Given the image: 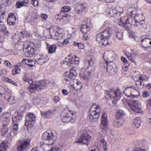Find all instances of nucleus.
Returning <instances> with one entry per match:
<instances>
[{
	"instance_id": "nucleus-1",
	"label": "nucleus",
	"mask_w": 151,
	"mask_h": 151,
	"mask_svg": "<svg viewBox=\"0 0 151 151\" xmlns=\"http://www.w3.org/2000/svg\"><path fill=\"white\" fill-rule=\"evenodd\" d=\"M112 33V28L109 27H107L101 33L97 35L96 40L101 44L100 45L104 47L109 44L108 40L110 38Z\"/></svg>"
},
{
	"instance_id": "nucleus-2",
	"label": "nucleus",
	"mask_w": 151,
	"mask_h": 151,
	"mask_svg": "<svg viewBox=\"0 0 151 151\" xmlns=\"http://www.w3.org/2000/svg\"><path fill=\"white\" fill-rule=\"evenodd\" d=\"M102 111L100 106L95 104H93L90 109L89 119L92 122H96L98 120L100 113Z\"/></svg>"
},
{
	"instance_id": "nucleus-3",
	"label": "nucleus",
	"mask_w": 151,
	"mask_h": 151,
	"mask_svg": "<svg viewBox=\"0 0 151 151\" xmlns=\"http://www.w3.org/2000/svg\"><path fill=\"white\" fill-rule=\"evenodd\" d=\"M23 44V50L25 52L24 54L26 57H32L35 54L36 48L34 43L26 41Z\"/></svg>"
},
{
	"instance_id": "nucleus-4",
	"label": "nucleus",
	"mask_w": 151,
	"mask_h": 151,
	"mask_svg": "<svg viewBox=\"0 0 151 151\" xmlns=\"http://www.w3.org/2000/svg\"><path fill=\"white\" fill-rule=\"evenodd\" d=\"M47 86V84L44 81L32 82L28 88V90L31 93H35L36 91H39L45 88Z\"/></svg>"
},
{
	"instance_id": "nucleus-5",
	"label": "nucleus",
	"mask_w": 151,
	"mask_h": 151,
	"mask_svg": "<svg viewBox=\"0 0 151 151\" xmlns=\"http://www.w3.org/2000/svg\"><path fill=\"white\" fill-rule=\"evenodd\" d=\"M93 63L92 59H88L87 62V64L91 66L86 68L84 71L80 74V77L86 81L88 80L91 73L93 69V68L91 66L93 65Z\"/></svg>"
},
{
	"instance_id": "nucleus-6",
	"label": "nucleus",
	"mask_w": 151,
	"mask_h": 151,
	"mask_svg": "<svg viewBox=\"0 0 151 151\" xmlns=\"http://www.w3.org/2000/svg\"><path fill=\"white\" fill-rule=\"evenodd\" d=\"M42 138L43 142L47 145H51L55 140V137L51 132L46 131L43 133Z\"/></svg>"
},
{
	"instance_id": "nucleus-7",
	"label": "nucleus",
	"mask_w": 151,
	"mask_h": 151,
	"mask_svg": "<svg viewBox=\"0 0 151 151\" xmlns=\"http://www.w3.org/2000/svg\"><path fill=\"white\" fill-rule=\"evenodd\" d=\"M77 76L76 71L74 69H70L69 72H66L63 74V81L64 83L67 84H70L72 79Z\"/></svg>"
},
{
	"instance_id": "nucleus-8",
	"label": "nucleus",
	"mask_w": 151,
	"mask_h": 151,
	"mask_svg": "<svg viewBox=\"0 0 151 151\" xmlns=\"http://www.w3.org/2000/svg\"><path fill=\"white\" fill-rule=\"evenodd\" d=\"M124 93L126 96L131 98H134L139 94V91L134 86L126 88L124 90Z\"/></svg>"
},
{
	"instance_id": "nucleus-9",
	"label": "nucleus",
	"mask_w": 151,
	"mask_h": 151,
	"mask_svg": "<svg viewBox=\"0 0 151 151\" xmlns=\"http://www.w3.org/2000/svg\"><path fill=\"white\" fill-rule=\"evenodd\" d=\"M107 93L110 98L114 99L113 103L115 104L118 100L120 99L121 92L119 89H112L111 90Z\"/></svg>"
},
{
	"instance_id": "nucleus-10",
	"label": "nucleus",
	"mask_w": 151,
	"mask_h": 151,
	"mask_svg": "<svg viewBox=\"0 0 151 151\" xmlns=\"http://www.w3.org/2000/svg\"><path fill=\"white\" fill-rule=\"evenodd\" d=\"M132 8H129L128 9L127 11L128 12H130V14L131 17H133V15L135 14L134 17V20L139 21L141 24H143L145 23V17L143 14H136L135 11L132 10Z\"/></svg>"
},
{
	"instance_id": "nucleus-11",
	"label": "nucleus",
	"mask_w": 151,
	"mask_h": 151,
	"mask_svg": "<svg viewBox=\"0 0 151 151\" xmlns=\"http://www.w3.org/2000/svg\"><path fill=\"white\" fill-rule=\"evenodd\" d=\"M91 138V137L88 135L87 132L85 131L82 133L80 137L78 140L76 141V142L87 145Z\"/></svg>"
},
{
	"instance_id": "nucleus-12",
	"label": "nucleus",
	"mask_w": 151,
	"mask_h": 151,
	"mask_svg": "<svg viewBox=\"0 0 151 151\" xmlns=\"http://www.w3.org/2000/svg\"><path fill=\"white\" fill-rule=\"evenodd\" d=\"M35 115L31 113L27 114L26 118L25 125L27 128H31L35 122Z\"/></svg>"
},
{
	"instance_id": "nucleus-13",
	"label": "nucleus",
	"mask_w": 151,
	"mask_h": 151,
	"mask_svg": "<svg viewBox=\"0 0 151 151\" xmlns=\"http://www.w3.org/2000/svg\"><path fill=\"white\" fill-rule=\"evenodd\" d=\"M80 60L79 58L76 56H75L74 58L70 56H68L66 57L64 60L63 63L68 66L73 64H77L79 63Z\"/></svg>"
},
{
	"instance_id": "nucleus-14",
	"label": "nucleus",
	"mask_w": 151,
	"mask_h": 151,
	"mask_svg": "<svg viewBox=\"0 0 151 151\" xmlns=\"http://www.w3.org/2000/svg\"><path fill=\"white\" fill-rule=\"evenodd\" d=\"M102 112L101 113L102 114L101 118V123L100 125V128L105 130H106L108 127V121L107 119V115L105 113H103L102 109Z\"/></svg>"
},
{
	"instance_id": "nucleus-15",
	"label": "nucleus",
	"mask_w": 151,
	"mask_h": 151,
	"mask_svg": "<svg viewBox=\"0 0 151 151\" xmlns=\"http://www.w3.org/2000/svg\"><path fill=\"white\" fill-rule=\"evenodd\" d=\"M30 142V140L29 139L19 141L17 145L18 150L20 151L25 150Z\"/></svg>"
},
{
	"instance_id": "nucleus-16",
	"label": "nucleus",
	"mask_w": 151,
	"mask_h": 151,
	"mask_svg": "<svg viewBox=\"0 0 151 151\" xmlns=\"http://www.w3.org/2000/svg\"><path fill=\"white\" fill-rule=\"evenodd\" d=\"M130 107L131 109L134 112L137 113H141L142 111V108H140L138 101H132L130 102Z\"/></svg>"
},
{
	"instance_id": "nucleus-17",
	"label": "nucleus",
	"mask_w": 151,
	"mask_h": 151,
	"mask_svg": "<svg viewBox=\"0 0 151 151\" xmlns=\"http://www.w3.org/2000/svg\"><path fill=\"white\" fill-rule=\"evenodd\" d=\"M73 114H71L70 112H63L61 115V118L63 122H67L70 121L72 122Z\"/></svg>"
},
{
	"instance_id": "nucleus-18",
	"label": "nucleus",
	"mask_w": 151,
	"mask_h": 151,
	"mask_svg": "<svg viewBox=\"0 0 151 151\" xmlns=\"http://www.w3.org/2000/svg\"><path fill=\"white\" fill-rule=\"evenodd\" d=\"M104 58H105L108 60H111L110 63L111 61L116 58V55L114 52L112 50H108L106 51L103 55Z\"/></svg>"
},
{
	"instance_id": "nucleus-19",
	"label": "nucleus",
	"mask_w": 151,
	"mask_h": 151,
	"mask_svg": "<svg viewBox=\"0 0 151 151\" xmlns=\"http://www.w3.org/2000/svg\"><path fill=\"white\" fill-rule=\"evenodd\" d=\"M87 7V4L86 3H84L78 5L75 7L74 10L75 14H81L86 10Z\"/></svg>"
},
{
	"instance_id": "nucleus-20",
	"label": "nucleus",
	"mask_w": 151,
	"mask_h": 151,
	"mask_svg": "<svg viewBox=\"0 0 151 151\" xmlns=\"http://www.w3.org/2000/svg\"><path fill=\"white\" fill-rule=\"evenodd\" d=\"M91 22L90 21L86 24H82L80 27V30L83 33L86 34L88 33L91 29Z\"/></svg>"
},
{
	"instance_id": "nucleus-21",
	"label": "nucleus",
	"mask_w": 151,
	"mask_h": 151,
	"mask_svg": "<svg viewBox=\"0 0 151 151\" xmlns=\"http://www.w3.org/2000/svg\"><path fill=\"white\" fill-rule=\"evenodd\" d=\"M56 27H52L50 28L48 30V33H49V35H47V33H44V36L47 38L52 39L54 38L55 36V31H56Z\"/></svg>"
},
{
	"instance_id": "nucleus-22",
	"label": "nucleus",
	"mask_w": 151,
	"mask_h": 151,
	"mask_svg": "<svg viewBox=\"0 0 151 151\" xmlns=\"http://www.w3.org/2000/svg\"><path fill=\"white\" fill-rule=\"evenodd\" d=\"M22 114L21 113L15 112L13 115L12 117L13 123H18L22 119Z\"/></svg>"
},
{
	"instance_id": "nucleus-23",
	"label": "nucleus",
	"mask_w": 151,
	"mask_h": 151,
	"mask_svg": "<svg viewBox=\"0 0 151 151\" xmlns=\"http://www.w3.org/2000/svg\"><path fill=\"white\" fill-rule=\"evenodd\" d=\"M48 60V57L44 54H40L38 57L37 63L41 65L44 63Z\"/></svg>"
},
{
	"instance_id": "nucleus-24",
	"label": "nucleus",
	"mask_w": 151,
	"mask_h": 151,
	"mask_svg": "<svg viewBox=\"0 0 151 151\" xmlns=\"http://www.w3.org/2000/svg\"><path fill=\"white\" fill-rule=\"evenodd\" d=\"M8 23L9 25H15L16 18L13 13H10L9 14L7 19Z\"/></svg>"
},
{
	"instance_id": "nucleus-25",
	"label": "nucleus",
	"mask_w": 151,
	"mask_h": 151,
	"mask_svg": "<svg viewBox=\"0 0 151 151\" xmlns=\"http://www.w3.org/2000/svg\"><path fill=\"white\" fill-rule=\"evenodd\" d=\"M131 19H132L129 18L127 16L122 17L120 18V22L119 24V25L122 26V27H124L126 24L130 23V21Z\"/></svg>"
},
{
	"instance_id": "nucleus-26",
	"label": "nucleus",
	"mask_w": 151,
	"mask_h": 151,
	"mask_svg": "<svg viewBox=\"0 0 151 151\" xmlns=\"http://www.w3.org/2000/svg\"><path fill=\"white\" fill-rule=\"evenodd\" d=\"M29 35L27 31L22 30L19 34V36L20 37L19 40L23 41L29 37Z\"/></svg>"
},
{
	"instance_id": "nucleus-27",
	"label": "nucleus",
	"mask_w": 151,
	"mask_h": 151,
	"mask_svg": "<svg viewBox=\"0 0 151 151\" xmlns=\"http://www.w3.org/2000/svg\"><path fill=\"white\" fill-rule=\"evenodd\" d=\"M54 113V111L52 109L49 110L45 112H41L42 115L47 118H50L52 114Z\"/></svg>"
},
{
	"instance_id": "nucleus-28",
	"label": "nucleus",
	"mask_w": 151,
	"mask_h": 151,
	"mask_svg": "<svg viewBox=\"0 0 151 151\" xmlns=\"http://www.w3.org/2000/svg\"><path fill=\"white\" fill-rule=\"evenodd\" d=\"M124 123V120L122 118H117L113 122V124L114 127H118L121 126Z\"/></svg>"
},
{
	"instance_id": "nucleus-29",
	"label": "nucleus",
	"mask_w": 151,
	"mask_h": 151,
	"mask_svg": "<svg viewBox=\"0 0 151 151\" xmlns=\"http://www.w3.org/2000/svg\"><path fill=\"white\" fill-rule=\"evenodd\" d=\"M9 144L7 141H3L0 145V151H5Z\"/></svg>"
},
{
	"instance_id": "nucleus-30",
	"label": "nucleus",
	"mask_w": 151,
	"mask_h": 151,
	"mask_svg": "<svg viewBox=\"0 0 151 151\" xmlns=\"http://www.w3.org/2000/svg\"><path fill=\"white\" fill-rule=\"evenodd\" d=\"M28 3L27 0L25 1H17L16 4V7L17 8H20L24 6H27V4Z\"/></svg>"
},
{
	"instance_id": "nucleus-31",
	"label": "nucleus",
	"mask_w": 151,
	"mask_h": 151,
	"mask_svg": "<svg viewBox=\"0 0 151 151\" xmlns=\"http://www.w3.org/2000/svg\"><path fill=\"white\" fill-rule=\"evenodd\" d=\"M150 39L149 38H145L141 40V45L142 47L147 49L148 47L150 46H148Z\"/></svg>"
},
{
	"instance_id": "nucleus-32",
	"label": "nucleus",
	"mask_w": 151,
	"mask_h": 151,
	"mask_svg": "<svg viewBox=\"0 0 151 151\" xmlns=\"http://www.w3.org/2000/svg\"><path fill=\"white\" fill-rule=\"evenodd\" d=\"M22 62L23 64L28 65L29 66L32 67L34 66L35 64V62L31 59L27 60L24 59L22 60Z\"/></svg>"
},
{
	"instance_id": "nucleus-33",
	"label": "nucleus",
	"mask_w": 151,
	"mask_h": 151,
	"mask_svg": "<svg viewBox=\"0 0 151 151\" xmlns=\"http://www.w3.org/2000/svg\"><path fill=\"white\" fill-rule=\"evenodd\" d=\"M117 8L116 7L115 9H110L108 10V13L109 15L112 17H114V15L119 14L120 12L118 11L117 10Z\"/></svg>"
},
{
	"instance_id": "nucleus-34",
	"label": "nucleus",
	"mask_w": 151,
	"mask_h": 151,
	"mask_svg": "<svg viewBox=\"0 0 151 151\" xmlns=\"http://www.w3.org/2000/svg\"><path fill=\"white\" fill-rule=\"evenodd\" d=\"M141 121L139 117L135 118L133 121L132 124L135 127L138 128L141 125Z\"/></svg>"
},
{
	"instance_id": "nucleus-35",
	"label": "nucleus",
	"mask_w": 151,
	"mask_h": 151,
	"mask_svg": "<svg viewBox=\"0 0 151 151\" xmlns=\"http://www.w3.org/2000/svg\"><path fill=\"white\" fill-rule=\"evenodd\" d=\"M1 119L3 121V124L4 125H7L10 122V118L8 116L5 115H3L1 117Z\"/></svg>"
},
{
	"instance_id": "nucleus-36",
	"label": "nucleus",
	"mask_w": 151,
	"mask_h": 151,
	"mask_svg": "<svg viewBox=\"0 0 151 151\" xmlns=\"http://www.w3.org/2000/svg\"><path fill=\"white\" fill-rule=\"evenodd\" d=\"M74 86L73 87L74 89L77 91L80 90L82 87L83 84L80 81L77 80Z\"/></svg>"
},
{
	"instance_id": "nucleus-37",
	"label": "nucleus",
	"mask_w": 151,
	"mask_h": 151,
	"mask_svg": "<svg viewBox=\"0 0 151 151\" xmlns=\"http://www.w3.org/2000/svg\"><path fill=\"white\" fill-rule=\"evenodd\" d=\"M125 113L123 110L119 109L117 111L116 113V117L117 118H122L125 115Z\"/></svg>"
},
{
	"instance_id": "nucleus-38",
	"label": "nucleus",
	"mask_w": 151,
	"mask_h": 151,
	"mask_svg": "<svg viewBox=\"0 0 151 151\" xmlns=\"http://www.w3.org/2000/svg\"><path fill=\"white\" fill-rule=\"evenodd\" d=\"M149 77L144 75H141L139 78V81H140V84L141 85H144L143 81H147L148 80Z\"/></svg>"
},
{
	"instance_id": "nucleus-39",
	"label": "nucleus",
	"mask_w": 151,
	"mask_h": 151,
	"mask_svg": "<svg viewBox=\"0 0 151 151\" xmlns=\"http://www.w3.org/2000/svg\"><path fill=\"white\" fill-rule=\"evenodd\" d=\"M4 10H0V23L2 22L4 20H6V18Z\"/></svg>"
},
{
	"instance_id": "nucleus-40",
	"label": "nucleus",
	"mask_w": 151,
	"mask_h": 151,
	"mask_svg": "<svg viewBox=\"0 0 151 151\" xmlns=\"http://www.w3.org/2000/svg\"><path fill=\"white\" fill-rule=\"evenodd\" d=\"M57 47L55 45H52L48 47V52L49 53L52 54L54 52L56 49Z\"/></svg>"
},
{
	"instance_id": "nucleus-41",
	"label": "nucleus",
	"mask_w": 151,
	"mask_h": 151,
	"mask_svg": "<svg viewBox=\"0 0 151 151\" xmlns=\"http://www.w3.org/2000/svg\"><path fill=\"white\" fill-rule=\"evenodd\" d=\"M42 102V100L39 96L34 97L32 100V103L35 105L38 104Z\"/></svg>"
},
{
	"instance_id": "nucleus-42",
	"label": "nucleus",
	"mask_w": 151,
	"mask_h": 151,
	"mask_svg": "<svg viewBox=\"0 0 151 151\" xmlns=\"http://www.w3.org/2000/svg\"><path fill=\"white\" fill-rule=\"evenodd\" d=\"M13 126L12 128L13 132L14 133V135H16L17 134V132L19 129L18 123H13Z\"/></svg>"
},
{
	"instance_id": "nucleus-43",
	"label": "nucleus",
	"mask_w": 151,
	"mask_h": 151,
	"mask_svg": "<svg viewBox=\"0 0 151 151\" xmlns=\"http://www.w3.org/2000/svg\"><path fill=\"white\" fill-rule=\"evenodd\" d=\"M126 54L128 59L131 62L133 63H135L134 58L133 57L132 54L128 52L126 53Z\"/></svg>"
},
{
	"instance_id": "nucleus-44",
	"label": "nucleus",
	"mask_w": 151,
	"mask_h": 151,
	"mask_svg": "<svg viewBox=\"0 0 151 151\" xmlns=\"http://www.w3.org/2000/svg\"><path fill=\"white\" fill-rule=\"evenodd\" d=\"M100 142L103 144V147L104 151H107V143L106 142L104 139H101L100 140Z\"/></svg>"
},
{
	"instance_id": "nucleus-45",
	"label": "nucleus",
	"mask_w": 151,
	"mask_h": 151,
	"mask_svg": "<svg viewBox=\"0 0 151 151\" xmlns=\"http://www.w3.org/2000/svg\"><path fill=\"white\" fill-rule=\"evenodd\" d=\"M23 80L25 82H27L29 83H31L32 82L31 79H29L28 75L25 74L23 78Z\"/></svg>"
},
{
	"instance_id": "nucleus-46",
	"label": "nucleus",
	"mask_w": 151,
	"mask_h": 151,
	"mask_svg": "<svg viewBox=\"0 0 151 151\" xmlns=\"http://www.w3.org/2000/svg\"><path fill=\"white\" fill-rule=\"evenodd\" d=\"M21 72V70L19 68H14L12 71V73L13 75H16L17 74H20Z\"/></svg>"
},
{
	"instance_id": "nucleus-47",
	"label": "nucleus",
	"mask_w": 151,
	"mask_h": 151,
	"mask_svg": "<svg viewBox=\"0 0 151 151\" xmlns=\"http://www.w3.org/2000/svg\"><path fill=\"white\" fill-rule=\"evenodd\" d=\"M73 45L74 46H77L80 49H83L84 47V45L83 44L81 43H78L77 42H74Z\"/></svg>"
},
{
	"instance_id": "nucleus-48",
	"label": "nucleus",
	"mask_w": 151,
	"mask_h": 151,
	"mask_svg": "<svg viewBox=\"0 0 151 151\" xmlns=\"http://www.w3.org/2000/svg\"><path fill=\"white\" fill-rule=\"evenodd\" d=\"M70 9L69 6H63L61 9V14L63 12H67L70 11Z\"/></svg>"
},
{
	"instance_id": "nucleus-49",
	"label": "nucleus",
	"mask_w": 151,
	"mask_h": 151,
	"mask_svg": "<svg viewBox=\"0 0 151 151\" xmlns=\"http://www.w3.org/2000/svg\"><path fill=\"white\" fill-rule=\"evenodd\" d=\"M116 35L117 38L120 40H122L123 39V35L122 32H116Z\"/></svg>"
},
{
	"instance_id": "nucleus-50",
	"label": "nucleus",
	"mask_w": 151,
	"mask_h": 151,
	"mask_svg": "<svg viewBox=\"0 0 151 151\" xmlns=\"http://www.w3.org/2000/svg\"><path fill=\"white\" fill-rule=\"evenodd\" d=\"M7 101L10 104H12L15 102V100L14 96H9L7 98Z\"/></svg>"
},
{
	"instance_id": "nucleus-51",
	"label": "nucleus",
	"mask_w": 151,
	"mask_h": 151,
	"mask_svg": "<svg viewBox=\"0 0 151 151\" xmlns=\"http://www.w3.org/2000/svg\"><path fill=\"white\" fill-rule=\"evenodd\" d=\"M56 29L55 31V33L58 34L63 35L64 30L63 29L59 28L58 27H56Z\"/></svg>"
},
{
	"instance_id": "nucleus-52",
	"label": "nucleus",
	"mask_w": 151,
	"mask_h": 151,
	"mask_svg": "<svg viewBox=\"0 0 151 151\" xmlns=\"http://www.w3.org/2000/svg\"><path fill=\"white\" fill-rule=\"evenodd\" d=\"M55 36L54 38V39H56L57 40H60L63 38V35H61V34H58V33H55Z\"/></svg>"
},
{
	"instance_id": "nucleus-53",
	"label": "nucleus",
	"mask_w": 151,
	"mask_h": 151,
	"mask_svg": "<svg viewBox=\"0 0 151 151\" xmlns=\"http://www.w3.org/2000/svg\"><path fill=\"white\" fill-rule=\"evenodd\" d=\"M106 65L107 66V70L108 71L111 72L110 71H111L113 68V67L112 64L110 65V63H106Z\"/></svg>"
},
{
	"instance_id": "nucleus-54",
	"label": "nucleus",
	"mask_w": 151,
	"mask_h": 151,
	"mask_svg": "<svg viewBox=\"0 0 151 151\" xmlns=\"http://www.w3.org/2000/svg\"><path fill=\"white\" fill-rule=\"evenodd\" d=\"M37 16L35 13H32L31 16L30 20L32 21H35L37 19Z\"/></svg>"
},
{
	"instance_id": "nucleus-55",
	"label": "nucleus",
	"mask_w": 151,
	"mask_h": 151,
	"mask_svg": "<svg viewBox=\"0 0 151 151\" xmlns=\"http://www.w3.org/2000/svg\"><path fill=\"white\" fill-rule=\"evenodd\" d=\"M60 20L62 22L66 23L68 22V18L65 14V16H63V17L60 18Z\"/></svg>"
},
{
	"instance_id": "nucleus-56",
	"label": "nucleus",
	"mask_w": 151,
	"mask_h": 151,
	"mask_svg": "<svg viewBox=\"0 0 151 151\" xmlns=\"http://www.w3.org/2000/svg\"><path fill=\"white\" fill-rule=\"evenodd\" d=\"M4 64L5 65H6L8 68H11L12 66L11 63L8 60L4 61Z\"/></svg>"
},
{
	"instance_id": "nucleus-57",
	"label": "nucleus",
	"mask_w": 151,
	"mask_h": 151,
	"mask_svg": "<svg viewBox=\"0 0 151 151\" xmlns=\"http://www.w3.org/2000/svg\"><path fill=\"white\" fill-rule=\"evenodd\" d=\"M132 24L135 27H140L141 24L139 21H137V20H135L134 22H132Z\"/></svg>"
},
{
	"instance_id": "nucleus-58",
	"label": "nucleus",
	"mask_w": 151,
	"mask_h": 151,
	"mask_svg": "<svg viewBox=\"0 0 151 151\" xmlns=\"http://www.w3.org/2000/svg\"><path fill=\"white\" fill-rule=\"evenodd\" d=\"M7 73V71L6 69L3 68L0 69V76H5Z\"/></svg>"
},
{
	"instance_id": "nucleus-59",
	"label": "nucleus",
	"mask_w": 151,
	"mask_h": 151,
	"mask_svg": "<svg viewBox=\"0 0 151 151\" xmlns=\"http://www.w3.org/2000/svg\"><path fill=\"white\" fill-rule=\"evenodd\" d=\"M6 26L3 24L0 25V31L4 32L6 30Z\"/></svg>"
},
{
	"instance_id": "nucleus-60",
	"label": "nucleus",
	"mask_w": 151,
	"mask_h": 151,
	"mask_svg": "<svg viewBox=\"0 0 151 151\" xmlns=\"http://www.w3.org/2000/svg\"><path fill=\"white\" fill-rule=\"evenodd\" d=\"M142 96L144 97H147L150 96V93L148 92L144 91L143 92Z\"/></svg>"
},
{
	"instance_id": "nucleus-61",
	"label": "nucleus",
	"mask_w": 151,
	"mask_h": 151,
	"mask_svg": "<svg viewBox=\"0 0 151 151\" xmlns=\"http://www.w3.org/2000/svg\"><path fill=\"white\" fill-rule=\"evenodd\" d=\"M91 151H99V149L97 146L93 145L91 147Z\"/></svg>"
},
{
	"instance_id": "nucleus-62",
	"label": "nucleus",
	"mask_w": 151,
	"mask_h": 151,
	"mask_svg": "<svg viewBox=\"0 0 151 151\" xmlns=\"http://www.w3.org/2000/svg\"><path fill=\"white\" fill-rule=\"evenodd\" d=\"M32 3L34 6H38V1L37 0H31Z\"/></svg>"
},
{
	"instance_id": "nucleus-63",
	"label": "nucleus",
	"mask_w": 151,
	"mask_h": 151,
	"mask_svg": "<svg viewBox=\"0 0 151 151\" xmlns=\"http://www.w3.org/2000/svg\"><path fill=\"white\" fill-rule=\"evenodd\" d=\"M70 39L68 38L67 39H65L62 42V44L63 45H66L70 43Z\"/></svg>"
},
{
	"instance_id": "nucleus-64",
	"label": "nucleus",
	"mask_w": 151,
	"mask_h": 151,
	"mask_svg": "<svg viewBox=\"0 0 151 151\" xmlns=\"http://www.w3.org/2000/svg\"><path fill=\"white\" fill-rule=\"evenodd\" d=\"M59 150V148L57 146L53 147L52 148L49 150V151H58Z\"/></svg>"
}]
</instances>
